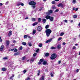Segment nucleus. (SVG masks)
Listing matches in <instances>:
<instances>
[{"label":"nucleus","instance_id":"47","mask_svg":"<svg viewBox=\"0 0 80 80\" xmlns=\"http://www.w3.org/2000/svg\"><path fill=\"white\" fill-rule=\"evenodd\" d=\"M61 39H62L61 38H59L58 39V41H60V40H61Z\"/></svg>","mask_w":80,"mask_h":80},{"label":"nucleus","instance_id":"64","mask_svg":"<svg viewBox=\"0 0 80 80\" xmlns=\"http://www.w3.org/2000/svg\"><path fill=\"white\" fill-rule=\"evenodd\" d=\"M78 27H80V22H79L78 24Z\"/></svg>","mask_w":80,"mask_h":80},{"label":"nucleus","instance_id":"27","mask_svg":"<svg viewBox=\"0 0 80 80\" xmlns=\"http://www.w3.org/2000/svg\"><path fill=\"white\" fill-rule=\"evenodd\" d=\"M48 27H49V25H47L45 27V28L47 29V28H48Z\"/></svg>","mask_w":80,"mask_h":80},{"label":"nucleus","instance_id":"19","mask_svg":"<svg viewBox=\"0 0 80 80\" xmlns=\"http://www.w3.org/2000/svg\"><path fill=\"white\" fill-rule=\"evenodd\" d=\"M27 70L26 69L25 70H24L22 72L24 74H25V73L26 72H27Z\"/></svg>","mask_w":80,"mask_h":80},{"label":"nucleus","instance_id":"60","mask_svg":"<svg viewBox=\"0 0 80 80\" xmlns=\"http://www.w3.org/2000/svg\"><path fill=\"white\" fill-rule=\"evenodd\" d=\"M27 37L29 38H31V37L29 36H27Z\"/></svg>","mask_w":80,"mask_h":80},{"label":"nucleus","instance_id":"54","mask_svg":"<svg viewBox=\"0 0 80 80\" xmlns=\"http://www.w3.org/2000/svg\"><path fill=\"white\" fill-rule=\"evenodd\" d=\"M3 59H4V60H7V58L4 57L3 58Z\"/></svg>","mask_w":80,"mask_h":80},{"label":"nucleus","instance_id":"62","mask_svg":"<svg viewBox=\"0 0 80 80\" xmlns=\"http://www.w3.org/2000/svg\"><path fill=\"white\" fill-rule=\"evenodd\" d=\"M78 8H76L75 11H77V10H78Z\"/></svg>","mask_w":80,"mask_h":80},{"label":"nucleus","instance_id":"33","mask_svg":"<svg viewBox=\"0 0 80 80\" xmlns=\"http://www.w3.org/2000/svg\"><path fill=\"white\" fill-rule=\"evenodd\" d=\"M42 21L43 23H45V22H46V19H42Z\"/></svg>","mask_w":80,"mask_h":80},{"label":"nucleus","instance_id":"59","mask_svg":"<svg viewBox=\"0 0 80 80\" xmlns=\"http://www.w3.org/2000/svg\"><path fill=\"white\" fill-rule=\"evenodd\" d=\"M59 10L58 9H57L56 11H55V12H58Z\"/></svg>","mask_w":80,"mask_h":80},{"label":"nucleus","instance_id":"55","mask_svg":"<svg viewBox=\"0 0 80 80\" xmlns=\"http://www.w3.org/2000/svg\"><path fill=\"white\" fill-rule=\"evenodd\" d=\"M65 44H66V43H65V42H64L62 43V45H65Z\"/></svg>","mask_w":80,"mask_h":80},{"label":"nucleus","instance_id":"31","mask_svg":"<svg viewBox=\"0 0 80 80\" xmlns=\"http://www.w3.org/2000/svg\"><path fill=\"white\" fill-rule=\"evenodd\" d=\"M22 49H23V47L22 46H21L19 48V50H22Z\"/></svg>","mask_w":80,"mask_h":80},{"label":"nucleus","instance_id":"14","mask_svg":"<svg viewBox=\"0 0 80 80\" xmlns=\"http://www.w3.org/2000/svg\"><path fill=\"white\" fill-rule=\"evenodd\" d=\"M12 31H10L8 33V35L10 37L11 35H12Z\"/></svg>","mask_w":80,"mask_h":80},{"label":"nucleus","instance_id":"45","mask_svg":"<svg viewBox=\"0 0 80 80\" xmlns=\"http://www.w3.org/2000/svg\"><path fill=\"white\" fill-rule=\"evenodd\" d=\"M32 8H35L36 6H35V5H33L32 6Z\"/></svg>","mask_w":80,"mask_h":80},{"label":"nucleus","instance_id":"24","mask_svg":"<svg viewBox=\"0 0 80 80\" xmlns=\"http://www.w3.org/2000/svg\"><path fill=\"white\" fill-rule=\"evenodd\" d=\"M32 20L33 22H35V21L36 20V19H35V18H32Z\"/></svg>","mask_w":80,"mask_h":80},{"label":"nucleus","instance_id":"3","mask_svg":"<svg viewBox=\"0 0 80 80\" xmlns=\"http://www.w3.org/2000/svg\"><path fill=\"white\" fill-rule=\"evenodd\" d=\"M29 4L30 5H36V3L34 1H31L29 2Z\"/></svg>","mask_w":80,"mask_h":80},{"label":"nucleus","instance_id":"25","mask_svg":"<svg viewBox=\"0 0 80 80\" xmlns=\"http://www.w3.org/2000/svg\"><path fill=\"white\" fill-rule=\"evenodd\" d=\"M2 71H5L6 70V68H2Z\"/></svg>","mask_w":80,"mask_h":80},{"label":"nucleus","instance_id":"49","mask_svg":"<svg viewBox=\"0 0 80 80\" xmlns=\"http://www.w3.org/2000/svg\"><path fill=\"white\" fill-rule=\"evenodd\" d=\"M76 72L77 73L78 72H79V69H77V70H76Z\"/></svg>","mask_w":80,"mask_h":80},{"label":"nucleus","instance_id":"51","mask_svg":"<svg viewBox=\"0 0 80 80\" xmlns=\"http://www.w3.org/2000/svg\"><path fill=\"white\" fill-rule=\"evenodd\" d=\"M33 61H34V59H32L31 60V62H33Z\"/></svg>","mask_w":80,"mask_h":80},{"label":"nucleus","instance_id":"5","mask_svg":"<svg viewBox=\"0 0 80 80\" xmlns=\"http://www.w3.org/2000/svg\"><path fill=\"white\" fill-rule=\"evenodd\" d=\"M38 32H41L42 31V27L41 26H39L37 28Z\"/></svg>","mask_w":80,"mask_h":80},{"label":"nucleus","instance_id":"41","mask_svg":"<svg viewBox=\"0 0 80 80\" xmlns=\"http://www.w3.org/2000/svg\"><path fill=\"white\" fill-rule=\"evenodd\" d=\"M39 47H42V44H40L39 45Z\"/></svg>","mask_w":80,"mask_h":80},{"label":"nucleus","instance_id":"6","mask_svg":"<svg viewBox=\"0 0 80 80\" xmlns=\"http://www.w3.org/2000/svg\"><path fill=\"white\" fill-rule=\"evenodd\" d=\"M53 13V11L52 10H50L48 11V12L46 13V14H47V15H50V13Z\"/></svg>","mask_w":80,"mask_h":80},{"label":"nucleus","instance_id":"1","mask_svg":"<svg viewBox=\"0 0 80 80\" xmlns=\"http://www.w3.org/2000/svg\"><path fill=\"white\" fill-rule=\"evenodd\" d=\"M47 37H49L50 34L52 33V30L49 29H47L45 31Z\"/></svg>","mask_w":80,"mask_h":80},{"label":"nucleus","instance_id":"42","mask_svg":"<svg viewBox=\"0 0 80 80\" xmlns=\"http://www.w3.org/2000/svg\"><path fill=\"white\" fill-rule=\"evenodd\" d=\"M37 53H35L33 54V57H35L37 55Z\"/></svg>","mask_w":80,"mask_h":80},{"label":"nucleus","instance_id":"61","mask_svg":"<svg viewBox=\"0 0 80 80\" xmlns=\"http://www.w3.org/2000/svg\"><path fill=\"white\" fill-rule=\"evenodd\" d=\"M41 63H42V62H39L38 63V65H40V64H41Z\"/></svg>","mask_w":80,"mask_h":80},{"label":"nucleus","instance_id":"13","mask_svg":"<svg viewBox=\"0 0 80 80\" xmlns=\"http://www.w3.org/2000/svg\"><path fill=\"white\" fill-rule=\"evenodd\" d=\"M45 79V77L42 76L39 79V80H44Z\"/></svg>","mask_w":80,"mask_h":80},{"label":"nucleus","instance_id":"26","mask_svg":"<svg viewBox=\"0 0 80 80\" xmlns=\"http://www.w3.org/2000/svg\"><path fill=\"white\" fill-rule=\"evenodd\" d=\"M28 45L29 47H31L32 45V43H31V42H28Z\"/></svg>","mask_w":80,"mask_h":80},{"label":"nucleus","instance_id":"57","mask_svg":"<svg viewBox=\"0 0 80 80\" xmlns=\"http://www.w3.org/2000/svg\"><path fill=\"white\" fill-rule=\"evenodd\" d=\"M25 20H27L28 19V17H27L25 18Z\"/></svg>","mask_w":80,"mask_h":80},{"label":"nucleus","instance_id":"32","mask_svg":"<svg viewBox=\"0 0 80 80\" xmlns=\"http://www.w3.org/2000/svg\"><path fill=\"white\" fill-rule=\"evenodd\" d=\"M24 38H27V35H26L24 36Z\"/></svg>","mask_w":80,"mask_h":80},{"label":"nucleus","instance_id":"44","mask_svg":"<svg viewBox=\"0 0 80 80\" xmlns=\"http://www.w3.org/2000/svg\"><path fill=\"white\" fill-rule=\"evenodd\" d=\"M39 49H37V50H36V52L37 53L39 51Z\"/></svg>","mask_w":80,"mask_h":80},{"label":"nucleus","instance_id":"29","mask_svg":"<svg viewBox=\"0 0 80 80\" xmlns=\"http://www.w3.org/2000/svg\"><path fill=\"white\" fill-rule=\"evenodd\" d=\"M76 0H73L72 1L73 3H74V4H75V3H76Z\"/></svg>","mask_w":80,"mask_h":80},{"label":"nucleus","instance_id":"22","mask_svg":"<svg viewBox=\"0 0 80 80\" xmlns=\"http://www.w3.org/2000/svg\"><path fill=\"white\" fill-rule=\"evenodd\" d=\"M19 54V52H17V53H15L14 54V55L15 56H16L17 55H18Z\"/></svg>","mask_w":80,"mask_h":80},{"label":"nucleus","instance_id":"50","mask_svg":"<svg viewBox=\"0 0 80 80\" xmlns=\"http://www.w3.org/2000/svg\"><path fill=\"white\" fill-rule=\"evenodd\" d=\"M2 42V40L1 39V37L0 36V42Z\"/></svg>","mask_w":80,"mask_h":80},{"label":"nucleus","instance_id":"21","mask_svg":"<svg viewBox=\"0 0 80 80\" xmlns=\"http://www.w3.org/2000/svg\"><path fill=\"white\" fill-rule=\"evenodd\" d=\"M40 70H38V73H37L38 76H39L40 75Z\"/></svg>","mask_w":80,"mask_h":80},{"label":"nucleus","instance_id":"23","mask_svg":"<svg viewBox=\"0 0 80 80\" xmlns=\"http://www.w3.org/2000/svg\"><path fill=\"white\" fill-rule=\"evenodd\" d=\"M64 35V32H62L60 33V36H63Z\"/></svg>","mask_w":80,"mask_h":80},{"label":"nucleus","instance_id":"53","mask_svg":"<svg viewBox=\"0 0 80 80\" xmlns=\"http://www.w3.org/2000/svg\"><path fill=\"white\" fill-rule=\"evenodd\" d=\"M8 2H7L6 3V5H8Z\"/></svg>","mask_w":80,"mask_h":80},{"label":"nucleus","instance_id":"4","mask_svg":"<svg viewBox=\"0 0 80 80\" xmlns=\"http://www.w3.org/2000/svg\"><path fill=\"white\" fill-rule=\"evenodd\" d=\"M18 6H20V5H21V6H23L24 5V4L23 3H22V2H18L17 3Z\"/></svg>","mask_w":80,"mask_h":80},{"label":"nucleus","instance_id":"20","mask_svg":"<svg viewBox=\"0 0 80 80\" xmlns=\"http://www.w3.org/2000/svg\"><path fill=\"white\" fill-rule=\"evenodd\" d=\"M51 42V40L50 39L46 41V43H48L49 42Z\"/></svg>","mask_w":80,"mask_h":80},{"label":"nucleus","instance_id":"2","mask_svg":"<svg viewBox=\"0 0 80 80\" xmlns=\"http://www.w3.org/2000/svg\"><path fill=\"white\" fill-rule=\"evenodd\" d=\"M57 55L56 53H53L52 54L50 57L51 60H54L55 58H57Z\"/></svg>","mask_w":80,"mask_h":80},{"label":"nucleus","instance_id":"63","mask_svg":"<svg viewBox=\"0 0 80 80\" xmlns=\"http://www.w3.org/2000/svg\"><path fill=\"white\" fill-rule=\"evenodd\" d=\"M13 78V77L12 76H11V77H10V79H12Z\"/></svg>","mask_w":80,"mask_h":80},{"label":"nucleus","instance_id":"38","mask_svg":"<svg viewBox=\"0 0 80 80\" xmlns=\"http://www.w3.org/2000/svg\"><path fill=\"white\" fill-rule=\"evenodd\" d=\"M41 18H39L38 19V22H40L41 21Z\"/></svg>","mask_w":80,"mask_h":80},{"label":"nucleus","instance_id":"43","mask_svg":"<svg viewBox=\"0 0 80 80\" xmlns=\"http://www.w3.org/2000/svg\"><path fill=\"white\" fill-rule=\"evenodd\" d=\"M52 8L53 9H55V8H56V7L55 6H52Z\"/></svg>","mask_w":80,"mask_h":80},{"label":"nucleus","instance_id":"37","mask_svg":"<svg viewBox=\"0 0 80 80\" xmlns=\"http://www.w3.org/2000/svg\"><path fill=\"white\" fill-rule=\"evenodd\" d=\"M43 60H44L43 59H40V61L41 62H43Z\"/></svg>","mask_w":80,"mask_h":80},{"label":"nucleus","instance_id":"36","mask_svg":"<svg viewBox=\"0 0 80 80\" xmlns=\"http://www.w3.org/2000/svg\"><path fill=\"white\" fill-rule=\"evenodd\" d=\"M77 17V15H74L73 18H76Z\"/></svg>","mask_w":80,"mask_h":80},{"label":"nucleus","instance_id":"28","mask_svg":"<svg viewBox=\"0 0 80 80\" xmlns=\"http://www.w3.org/2000/svg\"><path fill=\"white\" fill-rule=\"evenodd\" d=\"M14 52H17V51H18V50H17V49L16 48H14Z\"/></svg>","mask_w":80,"mask_h":80},{"label":"nucleus","instance_id":"34","mask_svg":"<svg viewBox=\"0 0 80 80\" xmlns=\"http://www.w3.org/2000/svg\"><path fill=\"white\" fill-rule=\"evenodd\" d=\"M25 60V57H24L22 58V60Z\"/></svg>","mask_w":80,"mask_h":80},{"label":"nucleus","instance_id":"9","mask_svg":"<svg viewBox=\"0 0 80 80\" xmlns=\"http://www.w3.org/2000/svg\"><path fill=\"white\" fill-rule=\"evenodd\" d=\"M42 64L44 65H48V64L47 63V61H43V62L42 63Z\"/></svg>","mask_w":80,"mask_h":80},{"label":"nucleus","instance_id":"35","mask_svg":"<svg viewBox=\"0 0 80 80\" xmlns=\"http://www.w3.org/2000/svg\"><path fill=\"white\" fill-rule=\"evenodd\" d=\"M33 34H35V33H36V30H33Z\"/></svg>","mask_w":80,"mask_h":80},{"label":"nucleus","instance_id":"7","mask_svg":"<svg viewBox=\"0 0 80 80\" xmlns=\"http://www.w3.org/2000/svg\"><path fill=\"white\" fill-rule=\"evenodd\" d=\"M61 45L62 44H59L57 46V49H60V48H62Z\"/></svg>","mask_w":80,"mask_h":80},{"label":"nucleus","instance_id":"39","mask_svg":"<svg viewBox=\"0 0 80 80\" xmlns=\"http://www.w3.org/2000/svg\"><path fill=\"white\" fill-rule=\"evenodd\" d=\"M56 48L53 47H51V49H55Z\"/></svg>","mask_w":80,"mask_h":80},{"label":"nucleus","instance_id":"46","mask_svg":"<svg viewBox=\"0 0 80 80\" xmlns=\"http://www.w3.org/2000/svg\"><path fill=\"white\" fill-rule=\"evenodd\" d=\"M43 8V7L41 8H40V9H39V11H41V10H42V8Z\"/></svg>","mask_w":80,"mask_h":80},{"label":"nucleus","instance_id":"16","mask_svg":"<svg viewBox=\"0 0 80 80\" xmlns=\"http://www.w3.org/2000/svg\"><path fill=\"white\" fill-rule=\"evenodd\" d=\"M49 55H50V54L49 53L47 52L46 53V54H45V56L46 57H48L49 56Z\"/></svg>","mask_w":80,"mask_h":80},{"label":"nucleus","instance_id":"8","mask_svg":"<svg viewBox=\"0 0 80 80\" xmlns=\"http://www.w3.org/2000/svg\"><path fill=\"white\" fill-rule=\"evenodd\" d=\"M6 45L7 47L9 46L10 45V42L8 41H6Z\"/></svg>","mask_w":80,"mask_h":80},{"label":"nucleus","instance_id":"56","mask_svg":"<svg viewBox=\"0 0 80 80\" xmlns=\"http://www.w3.org/2000/svg\"><path fill=\"white\" fill-rule=\"evenodd\" d=\"M64 22H65V23H67L68 21L67 20H64Z\"/></svg>","mask_w":80,"mask_h":80},{"label":"nucleus","instance_id":"30","mask_svg":"<svg viewBox=\"0 0 80 80\" xmlns=\"http://www.w3.org/2000/svg\"><path fill=\"white\" fill-rule=\"evenodd\" d=\"M51 77H53V72H51Z\"/></svg>","mask_w":80,"mask_h":80},{"label":"nucleus","instance_id":"11","mask_svg":"<svg viewBox=\"0 0 80 80\" xmlns=\"http://www.w3.org/2000/svg\"><path fill=\"white\" fill-rule=\"evenodd\" d=\"M58 7H63V4H62V3H60L58 5Z\"/></svg>","mask_w":80,"mask_h":80},{"label":"nucleus","instance_id":"10","mask_svg":"<svg viewBox=\"0 0 80 80\" xmlns=\"http://www.w3.org/2000/svg\"><path fill=\"white\" fill-rule=\"evenodd\" d=\"M4 47H5L4 46L2 45L0 48V51H2L3 50V48H4Z\"/></svg>","mask_w":80,"mask_h":80},{"label":"nucleus","instance_id":"17","mask_svg":"<svg viewBox=\"0 0 80 80\" xmlns=\"http://www.w3.org/2000/svg\"><path fill=\"white\" fill-rule=\"evenodd\" d=\"M37 24H38V22H35V23H34L32 25L33 26H35V25H37Z\"/></svg>","mask_w":80,"mask_h":80},{"label":"nucleus","instance_id":"48","mask_svg":"<svg viewBox=\"0 0 80 80\" xmlns=\"http://www.w3.org/2000/svg\"><path fill=\"white\" fill-rule=\"evenodd\" d=\"M72 48L73 50H75V49L76 48V47H75V46H73Z\"/></svg>","mask_w":80,"mask_h":80},{"label":"nucleus","instance_id":"12","mask_svg":"<svg viewBox=\"0 0 80 80\" xmlns=\"http://www.w3.org/2000/svg\"><path fill=\"white\" fill-rule=\"evenodd\" d=\"M49 20L51 22H53V17H50L49 18Z\"/></svg>","mask_w":80,"mask_h":80},{"label":"nucleus","instance_id":"40","mask_svg":"<svg viewBox=\"0 0 80 80\" xmlns=\"http://www.w3.org/2000/svg\"><path fill=\"white\" fill-rule=\"evenodd\" d=\"M52 4H55V1H53L52 2Z\"/></svg>","mask_w":80,"mask_h":80},{"label":"nucleus","instance_id":"15","mask_svg":"<svg viewBox=\"0 0 80 80\" xmlns=\"http://www.w3.org/2000/svg\"><path fill=\"white\" fill-rule=\"evenodd\" d=\"M50 16H48V15H47L46 17V18L47 19H50Z\"/></svg>","mask_w":80,"mask_h":80},{"label":"nucleus","instance_id":"58","mask_svg":"<svg viewBox=\"0 0 80 80\" xmlns=\"http://www.w3.org/2000/svg\"><path fill=\"white\" fill-rule=\"evenodd\" d=\"M61 63V61H58V64H60V63Z\"/></svg>","mask_w":80,"mask_h":80},{"label":"nucleus","instance_id":"52","mask_svg":"<svg viewBox=\"0 0 80 80\" xmlns=\"http://www.w3.org/2000/svg\"><path fill=\"white\" fill-rule=\"evenodd\" d=\"M25 80H30V78H28Z\"/></svg>","mask_w":80,"mask_h":80},{"label":"nucleus","instance_id":"18","mask_svg":"<svg viewBox=\"0 0 80 80\" xmlns=\"http://www.w3.org/2000/svg\"><path fill=\"white\" fill-rule=\"evenodd\" d=\"M22 44L23 45H24V46H25L27 45V43L25 42H22Z\"/></svg>","mask_w":80,"mask_h":80}]
</instances>
